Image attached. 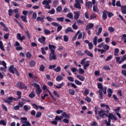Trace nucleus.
<instances>
[{
  "label": "nucleus",
  "mask_w": 126,
  "mask_h": 126,
  "mask_svg": "<svg viewBox=\"0 0 126 126\" xmlns=\"http://www.w3.org/2000/svg\"><path fill=\"white\" fill-rule=\"evenodd\" d=\"M49 61H57V55H56V53L55 52H51L49 54Z\"/></svg>",
  "instance_id": "1"
},
{
  "label": "nucleus",
  "mask_w": 126,
  "mask_h": 126,
  "mask_svg": "<svg viewBox=\"0 0 126 126\" xmlns=\"http://www.w3.org/2000/svg\"><path fill=\"white\" fill-rule=\"evenodd\" d=\"M16 85L17 87L19 88V89H25V90H27V86H25L24 83L19 82L16 83Z\"/></svg>",
  "instance_id": "2"
},
{
  "label": "nucleus",
  "mask_w": 126,
  "mask_h": 126,
  "mask_svg": "<svg viewBox=\"0 0 126 126\" xmlns=\"http://www.w3.org/2000/svg\"><path fill=\"white\" fill-rule=\"evenodd\" d=\"M97 114H98V115L96 117L97 120H99L100 118H105V116H106V113H105V111L102 109L100 111H99Z\"/></svg>",
  "instance_id": "3"
},
{
  "label": "nucleus",
  "mask_w": 126,
  "mask_h": 126,
  "mask_svg": "<svg viewBox=\"0 0 126 126\" xmlns=\"http://www.w3.org/2000/svg\"><path fill=\"white\" fill-rule=\"evenodd\" d=\"M33 86L36 88V92L37 93V95H40V94L42 93V89L40 88V85L34 83H33Z\"/></svg>",
  "instance_id": "4"
},
{
  "label": "nucleus",
  "mask_w": 126,
  "mask_h": 126,
  "mask_svg": "<svg viewBox=\"0 0 126 126\" xmlns=\"http://www.w3.org/2000/svg\"><path fill=\"white\" fill-rule=\"evenodd\" d=\"M51 24L53 26H54L55 27H58L57 29V32H60V31H61V30L63 29V26L60 25V24L57 23L53 22L51 23Z\"/></svg>",
  "instance_id": "5"
},
{
  "label": "nucleus",
  "mask_w": 126,
  "mask_h": 126,
  "mask_svg": "<svg viewBox=\"0 0 126 126\" xmlns=\"http://www.w3.org/2000/svg\"><path fill=\"white\" fill-rule=\"evenodd\" d=\"M42 4L45 5L44 7L46 9H51V6L50 5V3L48 2V0H44L42 2Z\"/></svg>",
  "instance_id": "6"
},
{
  "label": "nucleus",
  "mask_w": 126,
  "mask_h": 126,
  "mask_svg": "<svg viewBox=\"0 0 126 126\" xmlns=\"http://www.w3.org/2000/svg\"><path fill=\"white\" fill-rule=\"evenodd\" d=\"M3 101L4 103H7L10 105L13 101V97H12V96H9L7 98L4 99Z\"/></svg>",
  "instance_id": "7"
},
{
  "label": "nucleus",
  "mask_w": 126,
  "mask_h": 126,
  "mask_svg": "<svg viewBox=\"0 0 126 126\" xmlns=\"http://www.w3.org/2000/svg\"><path fill=\"white\" fill-rule=\"evenodd\" d=\"M38 41L43 45H46V37L45 36H41V37L38 38Z\"/></svg>",
  "instance_id": "8"
},
{
  "label": "nucleus",
  "mask_w": 126,
  "mask_h": 126,
  "mask_svg": "<svg viewBox=\"0 0 126 126\" xmlns=\"http://www.w3.org/2000/svg\"><path fill=\"white\" fill-rule=\"evenodd\" d=\"M18 9H15L14 10H12V9H10L8 10V15L9 16H11L12 15V13H18Z\"/></svg>",
  "instance_id": "9"
},
{
  "label": "nucleus",
  "mask_w": 126,
  "mask_h": 126,
  "mask_svg": "<svg viewBox=\"0 0 126 126\" xmlns=\"http://www.w3.org/2000/svg\"><path fill=\"white\" fill-rule=\"evenodd\" d=\"M16 37L20 41H22L23 40H25V35H23L21 36V34L20 33H17Z\"/></svg>",
  "instance_id": "10"
},
{
  "label": "nucleus",
  "mask_w": 126,
  "mask_h": 126,
  "mask_svg": "<svg viewBox=\"0 0 126 126\" xmlns=\"http://www.w3.org/2000/svg\"><path fill=\"white\" fill-rule=\"evenodd\" d=\"M107 11L106 10H104L102 13V20L105 21L107 18H108V16H107Z\"/></svg>",
  "instance_id": "11"
},
{
  "label": "nucleus",
  "mask_w": 126,
  "mask_h": 126,
  "mask_svg": "<svg viewBox=\"0 0 126 126\" xmlns=\"http://www.w3.org/2000/svg\"><path fill=\"white\" fill-rule=\"evenodd\" d=\"M48 47H49V49L51 50V53L55 52V50H56V48H57V47H56V46L49 44L48 45Z\"/></svg>",
  "instance_id": "12"
},
{
  "label": "nucleus",
  "mask_w": 126,
  "mask_h": 126,
  "mask_svg": "<svg viewBox=\"0 0 126 126\" xmlns=\"http://www.w3.org/2000/svg\"><path fill=\"white\" fill-rule=\"evenodd\" d=\"M79 0H76V3L74 5V6L75 8H78V9H81V6L80 5V3L79 1Z\"/></svg>",
  "instance_id": "13"
},
{
  "label": "nucleus",
  "mask_w": 126,
  "mask_h": 126,
  "mask_svg": "<svg viewBox=\"0 0 126 126\" xmlns=\"http://www.w3.org/2000/svg\"><path fill=\"white\" fill-rule=\"evenodd\" d=\"M0 25H1V26H3V31H4L5 32H7V31H8V28H7V27L5 26V24H4L3 22H0Z\"/></svg>",
  "instance_id": "14"
},
{
  "label": "nucleus",
  "mask_w": 126,
  "mask_h": 126,
  "mask_svg": "<svg viewBox=\"0 0 126 126\" xmlns=\"http://www.w3.org/2000/svg\"><path fill=\"white\" fill-rule=\"evenodd\" d=\"M94 27V24L90 23L86 27V31L89 30V29H92Z\"/></svg>",
  "instance_id": "15"
},
{
  "label": "nucleus",
  "mask_w": 126,
  "mask_h": 126,
  "mask_svg": "<svg viewBox=\"0 0 126 126\" xmlns=\"http://www.w3.org/2000/svg\"><path fill=\"white\" fill-rule=\"evenodd\" d=\"M56 81L60 82L62 80H63V77L61 75H58L56 78Z\"/></svg>",
  "instance_id": "16"
},
{
  "label": "nucleus",
  "mask_w": 126,
  "mask_h": 126,
  "mask_svg": "<svg viewBox=\"0 0 126 126\" xmlns=\"http://www.w3.org/2000/svg\"><path fill=\"white\" fill-rule=\"evenodd\" d=\"M74 18L75 19H76V20H77V19H78V18H79V16H80V12L79 11H76L74 12Z\"/></svg>",
  "instance_id": "17"
},
{
  "label": "nucleus",
  "mask_w": 126,
  "mask_h": 126,
  "mask_svg": "<svg viewBox=\"0 0 126 126\" xmlns=\"http://www.w3.org/2000/svg\"><path fill=\"white\" fill-rule=\"evenodd\" d=\"M64 85V83L62 82L61 84H59L58 86L57 85H54V87H56V88H57V89H61Z\"/></svg>",
  "instance_id": "18"
},
{
  "label": "nucleus",
  "mask_w": 126,
  "mask_h": 126,
  "mask_svg": "<svg viewBox=\"0 0 126 126\" xmlns=\"http://www.w3.org/2000/svg\"><path fill=\"white\" fill-rule=\"evenodd\" d=\"M86 6H87L88 9H91L92 8V2L88 1L86 2Z\"/></svg>",
  "instance_id": "19"
},
{
  "label": "nucleus",
  "mask_w": 126,
  "mask_h": 126,
  "mask_svg": "<svg viewBox=\"0 0 126 126\" xmlns=\"http://www.w3.org/2000/svg\"><path fill=\"white\" fill-rule=\"evenodd\" d=\"M89 65H90V61H86L83 67L84 69H85V70H86V69H87V67H88Z\"/></svg>",
  "instance_id": "20"
},
{
  "label": "nucleus",
  "mask_w": 126,
  "mask_h": 126,
  "mask_svg": "<svg viewBox=\"0 0 126 126\" xmlns=\"http://www.w3.org/2000/svg\"><path fill=\"white\" fill-rule=\"evenodd\" d=\"M8 71L11 72V73H13V74H14V65H12L10 67H9Z\"/></svg>",
  "instance_id": "21"
},
{
  "label": "nucleus",
  "mask_w": 126,
  "mask_h": 126,
  "mask_svg": "<svg viewBox=\"0 0 126 126\" xmlns=\"http://www.w3.org/2000/svg\"><path fill=\"white\" fill-rule=\"evenodd\" d=\"M44 19H45V16L42 15L41 17H37L36 20L37 21H41V22H44Z\"/></svg>",
  "instance_id": "22"
},
{
  "label": "nucleus",
  "mask_w": 126,
  "mask_h": 126,
  "mask_svg": "<svg viewBox=\"0 0 126 126\" xmlns=\"http://www.w3.org/2000/svg\"><path fill=\"white\" fill-rule=\"evenodd\" d=\"M85 54L87 55V56H89V57H91V58H93L94 57V55H93V54H92L91 52H90L88 50H85L84 51Z\"/></svg>",
  "instance_id": "23"
},
{
  "label": "nucleus",
  "mask_w": 126,
  "mask_h": 126,
  "mask_svg": "<svg viewBox=\"0 0 126 126\" xmlns=\"http://www.w3.org/2000/svg\"><path fill=\"white\" fill-rule=\"evenodd\" d=\"M35 96H36V94H35V92L33 91H32L31 93L29 95V97H30V98H31L32 99H33V98H34Z\"/></svg>",
  "instance_id": "24"
},
{
  "label": "nucleus",
  "mask_w": 126,
  "mask_h": 126,
  "mask_svg": "<svg viewBox=\"0 0 126 126\" xmlns=\"http://www.w3.org/2000/svg\"><path fill=\"white\" fill-rule=\"evenodd\" d=\"M62 116L63 117H64V118H66V119H70V116L66 114V112H63L62 113Z\"/></svg>",
  "instance_id": "25"
},
{
  "label": "nucleus",
  "mask_w": 126,
  "mask_h": 126,
  "mask_svg": "<svg viewBox=\"0 0 126 126\" xmlns=\"http://www.w3.org/2000/svg\"><path fill=\"white\" fill-rule=\"evenodd\" d=\"M76 77L77 78H78L81 81H84V80H85V78L80 75H77Z\"/></svg>",
  "instance_id": "26"
},
{
  "label": "nucleus",
  "mask_w": 126,
  "mask_h": 126,
  "mask_svg": "<svg viewBox=\"0 0 126 126\" xmlns=\"http://www.w3.org/2000/svg\"><path fill=\"white\" fill-rule=\"evenodd\" d=\"M21 18L22 21H23L24 22H25L26 23H27L28 22V21H27V17L26 16L22 15L21 16Z\"/></svg>",
  "instance_id": "27"
},
{
  "label": "nucleus",
  "mask_w": 126,
  "mask_h": 126,
  "mask_svg": "<svg viewBox=\"0 0 126 126\" xmlns=\"http://www.w3.org/2000/svg\"><path fill=\"white\" fill-rule=\"evenodd\" d=\"M68 32H73V30L70 27H68L65 31V33L67 34Z\"/></svg>",
  "instance_id": "28"
},
{
  "label": "nucleus",
  "mask_w": 126,
  "mask_h": 126,
  "mask_svg": "<svg viewBox=\"0 0 126 126\" xmlns=\"http://www.w3.org/2000/svg\"><path fill=\"white\" fill-rule=\"evenodd\" d=\"M121 11L123 14H126V6H121Z\"/></svg>",
  "instance_id": "29"
},
{
  "label": "nucleus",
  "mask_w": 126,
  "mask_h": 126,
  "mask_svg": "<svg viewBox=\"0 0 126 126\" xmlns=\"http://www.w3.org/2000/svg\"><path fill=\"white\" fill-rule=\"evenodd\" d=\"M93 11L94 12H99V10L98 9V7L97 6V5H94Z\"/></svg>",
  "instance_id": "30"
},
{
  "label": "nucleus",
  "mask_w": 126,
  "mask_h": 126,
  "mask_svg": "<svg viewBox=\"0 0 126 126\" xmlns=\"http://www.w3.org/2000/svg\"><path fill=\"white\" fill-rule=\"evenodd\" d=\"M97 88L98 89H100L99 90H103L104 89V88L103 87V85L101 83H97Z\"/></svg>",
  "instance_id": "31"
},
{
  "label": "nucleus",
  "mask_w": 126,
  "mask_h": 126,
  "mask_svg": "<svg viewBox=\"0 0 126 126\" xmlns=\"http://www.w3.org/2000/svg\"><path fill=\"white\" fill-rule=\"evenodd\" d=\"M29 64L31 67H34L35 64H36V62H35V61H34L33 60H32L30 61Z\"/></svg>",
  "instance_id": "32"
},
{
  "label": "nucleus",
  "mask_w": 126,
  "mask_h": 126,
  "mask_svg": "<svg viewBox=\"0 0 126 126\" xmlns=\"http://www.w3.org/2000/svg\"><path fill=\"white\" fill-rule=\"evenodd\" d=\"M59 3V0H55L53 1L52 3V6L53 7H56L57 5H58V4Z\"/></svg>",
  "instance_id": "33"
},
{
  "label": "nucleus",
  "mask_w": 126,
  "mask_h": 126,
  "mask_svg": "<svg viewBox=\"0 0 126 126\" xmlns=\"http://www.w3.org/2000/svg\"><path fill=\"white\" fill-rule=\"evenodd\" d=\"M98 93H99V98L100 100H102L103 99V92H102L101 90H98Z\"/></svg>",
  "instance_id": "34"
},
{
  "label": "nucleus",
  "mask_w": 126,
  "mask_h": 126,
  "mask_svg": "<svg viewBox=\"0 0 126 126\" xmlns=\"http://www.w3.org/2000/svg\"><path fill=\"white\" fill-rule=\"evenodd\" d=\"M103 49L104 50V51L107 52V51H108V50L110 49V46L107 44H104Z\"/></svg>",
  "instance_id": "35"
},
{
  "label": "nucleus",
  "mask_w": 126,
  "mask_h": 126,
  "mask_svg": "<svg viewBox=\"0 0 126 126\" xmlns=\"http://www.w3.org/2000/svg\"><path fill=\"white\" fill-rule=\"evenodd\" d=\"M99 109H101V108H99V107H98L97 106H96L94 107V113H95V116H97V115H98V113L99 112Z\"/></svg>",
  "instance_id": "36"
},
{
  "label": "nucleus",
  "mask_w": 126,
  "mask_h": 126,
  "mask_svg": "<svg viewBox=\"0 0 126 126\" xmlns=\"http://www.w3.org/2000/svg\"><path fill=\"white\" fill-rule=\"evenodd\" d=\"M102 31H103V29L101 27L99 28L98 30V32L96 33V35H97V36L100 35V34L102 33Z\"/></svg>",
  "instance_id": "37"
},
{
  "label": "nucleus",
  "mask_w": 126,
  "mask_h": 126,
  "mask_svg": "<svg viewBox=\"0 0 126 126\" xmlns=\"http://www.w3.org/2000/svg\"><path fill=\"white\" fill-rule=\"evenodd\" d=\"M126 60V55H125L122 58L121 60H120V62H119V64H121L122 63H124L125 61Z\"/></svg>",
  "instance_id": "38"
},
{
  "label": "nucleus",
  "mask_w": 126,
  "mask_h": 126,
  "mask_svg": "<svg viewBox=\"0 0 126 126\" xmlns=\"http://www.w3.org/2000/svg\"><path fill=\"white\" fill-rule=\"evenodd\" d=\"M97 39H98V36H95L93 39V43L94 46H97Z\"/></svg>",
  "instance_id": "39"
},
{
  "label": "nucleus",
  "mask_w": 126,
  "mask_h": 126,
  "mask_svg": "<svg viewBox=\"0 0 126 126\" xmlns=\"http://www.w3.org/2000/svg\"><path fill=\"white\" fill-rule=\"evenodd\" d=\"M120 52V49L119 48H116L114 50V56H119V52Z\"/></svg>",
  "instance_id": "40"
},
{
  "label": "nucleus",
  "mask_w": 126,
  "mask_h": 126,
  "mask_svg": "<svg viewBox=\"0 0 126 126\" xmlns=\"http://www.w3.org/2000/svg\"><path fill=\"white\" fill-rule=\"evenodd\" d=\"M113 59V55H109L107 57V58L105 60V62H109V61H111Z\"/></svg>",
  "instance_id": "41"
},
{
  "label": "nucleus",
  "mask_w": 126,
  "mask_h": 126,
  "mask_svg": "<svg viewBox=\"0 0 126 126\" xmlns=\"http://www.w3.org/2000/svg\"><path fill=\"white\" fill-rule=\"evenodd\" d=\"M63 10V7H62L61 6H59L56 8V11L57 12H61Z\"/></svg>",
  "instance_id": "42"
},
{
  "label": "nucleus",
  "mask_w": 126,
  "mask_h": 126,
  "mask_svg": "<svg viewBox=\"0 0 126 126\" xmlns=\"http://www.w3.org/2000/svg\"><path fill=\"white\" fill-rule=\"evenodd\" d=\"M69 93L70 95H74V94H75V91H74V90L69 89Z\"/></svg>",
  "instance_id": "43"
},
{
  "label": "nucleus",
  "mask_w": 126,
  "mask_h": 126,
  "mask_svg": "<svg viewBox=\"0 0 126 126\" xmlns=\"http://www.w3.org/2000/svg\"><path fill=\"white\" fill-rule=\"evenodd\" d=\"M54 71H56V72H60L61 70V66H57V68L54 69Z\"/></svg>",
  "instance_id": "44"
},
{
  "label": "nucleus",
  "mask_w": 126,
  "mask_h": 126,
  "mask_svg": "<svg viewBox=\"0 0 126 126\" xmlns=\"http://www.w3.org/2000/svg\"><path fill=\"white\" fill-rule=\"evenodd\" d=\"M11 48V43H10V42H9L8 43L7 46L6 47V50L7 51V52H9Z\"/></svg>",
  "instance_id": "45"
},
{
  "label": "nucleus",
  "mask_w": 126,
  "mask_h": 126,
  "mask_svg": "<svg viewBox=\"0 0 126 126\" xmlns=\"http://www.w3.org/2000/svg\"><path fill=\"white\" fill-rule=\"evenodd\" d=\"M57 21H60V22H63V20H64V17H60L57 18Z\"/></svg>",
  "instance_id": "46"
},
{
  "label": "nucleus",
  "mask_w": 126,
  "mask_h": 126,
  "mask_svg": "<svg viewBox=\"0 0 126 126\" xmlns=\"http://www.w3.org/2000/svg\"><path fill=\"white\" fill-rule=\"evenodd\" d=\"M25 33L29 39H31V34H30V33H29V31H26Z\"/></svg>",
  "instance_id": "47"
},
{
  "label": "nucleus",
  "mask_w": 126,
  "mask_h": 126,
  "mask_svg": "<svg viewBox=\"0 0 126 126\" xmlns=\"http://www.w3.org/2000/svg\"><path fill=\"white\" fill-rule=\"evenodd\" d=\"M107 15H108L109 18H111V17H112V16H114V13L107 11Z\"/></svg>",
  "instance_id": "48"
},
{
  "label": "nucleus",
  "mask_w": 126,
  "mask_h": 126,
  "mask_svg": "<svg viewBox=\"0 0 126 126\" xmlns=\"http://www.w3.org/2000/svg\"><path fill=\"white\" fill-rule=\"evenodd\" d=\"M55 12L56 10H55V9L53 8L51 10L49 11L48 13H49V14H55Z\"/></svg>",
  "instance_id": "49"
},
{
  "label": "nucleus",
  "mask_w": 126,
  "mask_h": 126,
  "mask_svg": "<svg viewBox=\"0 0 126 126\" xmlns=\"http://www.w3.org/2000/svg\"><path fill=\"white\" fill-rule=\"evenodd\" d=\"M39 70L40 71H44L45 70V66L43 64L41 65L39 67Z\"/></svg>",
  "instance_id": "50"
},
{
  "label": "nucleus",
  "mask_w": 126,
  "mask_h": 126,
  "mask_svg": "<svg viewBox=\"0 0 126 126\" xmlns=\"http://www.w3.org/2000/svg\"><path fill=\"white\" fill-rule=\"evenodd\" d=\"M26 57L27 59H30L32 57V55L30 54V52H28L26 55Z\"/></svg>",
  "instance_id": "51"
},
{
  "label": "nucleus",
  "mask_w": 126,
  "mask_h": 126,
  "mask_svg": "<svg viewBox=\"0 0 126 126\" xmlns=\"http://www.w3.org/2000/svg\"><path fill=\"white\" fill-rule=\"evenodd\" d=\"M74 82H75V84H76L77 85H82V82H81L77 80H75L74 81Z\"/></svg>",
  "instance_id": "52"
},
{
  "label": "nucleus",
  "mask_w": 126,
  "mask_h": 126,
  "mask_svg": "<svg viewBox=\"0 0 126 126\" xmlns=\"http://www.w3.org/2000/svg\"><path fill=\"white\" fill-rule=\"evenodd\" d=\"M3 38L5 39V40H8V38H9V33H5L3 36Z\"/></svg>",
  "instance_id": "53"
},
{
  "label": "nucleus",
  "mask_w": 126,
  "mask_h": 126,
  "mask_svg": "<svg viewBox=\"0 0 126 126\" xmlns=\"http://www.w3.org/2000/svg\"><path fill=\"white\" fill-rule=\"evenodd\" d=\"M85 101H86L88 103H90V102H91L92 101V99L91 98L87 96L86 98H85Z\"/></svg>",
  "instance_id": "54"
},
{
  "label": "nucleus",
  "mask_w": 126,
  "mask_h": 126,
  "mask_svg": "<svg viewBox=\"0 0 126 126\" xmlns=\"http://www.w3.org/2000/svg\"><path fill=\"white\" fill-rule=\"evenodd\" d=\"M98 53H100V54L102 55L103 54V53H106V50H104V49H98L97 50Z\"/></svg>",
  "instance_id": "55"
},
{
  "label": "nucleus",
  "mask_w": 126,
  "mask_h": 126,
  "mask_svg": "<svg viewBox=\"0 0 126 126\" xmlns=\"http://www.w3.org/2000/svg\"><path fill=\"white\" fill-rule=\"evenodd\" d=\"M0 125H2V126H6V122L5 121L2 120L0 121Z\"/></svg>",
  "instance_id": "56"
},
{
  "label": "nucleus",
  "mask_w": 126,
  "mask_h": 126,
  "mask_svg": "<svg viewBox=\"0 0 126 126\" xmlns=\"http://www.w3.org/2000/svg\"><path fill=\"white\" fill-rule=\"evenodd\" d=\"M32 106L35 109V110H38L39 106L37 105V104L35 103L32 104Z\"/></svg>",
  "instance_id": "57"
},
{
  "label": "nucleus",
  "mask_w": 126,
  "mask_h": 126,
  "mask_svg": "<svg viewBox=\"0 0 126 126\" xmlns=\"http://www.w3.org/2000/svg\"><path fill=\"white\" fill-rule=\"evenodd\" d=\"M85 71H84V70L81 68H80L79 69V73H80V74H83L84 73H85Z\"/></svg>",
  "instance_id": "58"
},
{
  "label": "nucleus",
  "mask_w": 126,
  "mask_h": 126,
  "mask_svg": "<svg viewBox=\"0 0 126 126\" xmlns=\"http://www.w3.org/2000/svg\"><path fill=\"white\" fill-rule=\"evenodd\" d=\"M108 31L111 32V33H113L115 31V29L112 27H109L108 28Z\"/></svg>",
  "instance_id": "59"
},
{
  "label": "nucleus",
  "mask_w": 126,
  "mask_h": 126,
  "mask_svg": "<svg viewBox=\"0 0 126 126\" xmlns=\"http://www.w3.org/2000/svg\"><path fill=\"white\" fill-rule=\"evenodd\" d=\"M63 41L64 42H67L68 41V36L66 35L63 36Z\"/></svg>",
  "instance_id": "60"
},
{
  "label": "nucleus",
  "mask_w": 126,
  "mask_h": 126,
  "mask_svg": "<svg viewBox=\"0 0 126 126\" xmlns=\"http://www.w3.org/2000/svg\"><path fill=\"white\" fill-rule=\"evenodd\" d=\"M42 116V112H37L36 114V118H40Z\"/></svg>",
  "instance_id": "61"
},
{
  "label": "nucleus",
  "mask_w": 126,
  "mask_h": 126,
  "mask_svg": "<svg viewBox=\"0 0 126 126\" xmlns=\"http://www.w3.org/2000/svg\"><path fill=\"white\" fill-rule=\"evenodd\" d=\"M21 94H22L21 92H20L19 91H17L16 94L17 96H18V97H19V98H20L21 99Z\"/></svg>",
  "instance_id": "62"
},
{
  "label": "nucleus",
  "mask_w": 126,
  "mask_h": 126,
  "mask_svg": "<svg viewBox=\"0 0 126 126\" xmlns=\"http://www.w3.org/2000/svg\"><path fill=\"white\" fill-rule=\"evenodd\" d=\"M126 34H124L123 35H122V39L123 40H124V43H125L126 44Z\"/></svg>",
  "instance_id": "63"
},
{
  "label": "nucleus",
  "mask_w": 126,
  "mask_h": 126,
  "mask_svg": "<svg viewBox=\"0 0 126 126\" xmlns=\"http://www.w3.org/2000/svg\"><path fill=\"white\" fill-rule=\"evenodd\" d=\"M89 50H92L93 49V44L92 42H90V44H88Z\"/></svg>",
  "instance_id": "64"
}]
</instances>
